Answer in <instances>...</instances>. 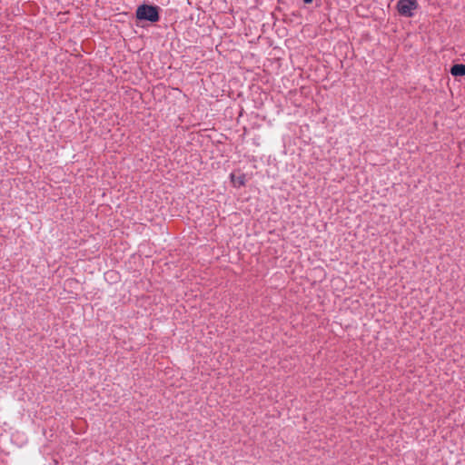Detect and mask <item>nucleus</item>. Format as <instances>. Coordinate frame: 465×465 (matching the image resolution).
<instances>
[{"label":"nucleus","instance_id":"nucleus-6","mask_svg":"<svg viewBox=\"0 0 465 465\" xmlns=\"http://www.w3.org/2000/svg\"><path fill=\"white\" fill-rule=\"evenodd\" d=\"M238 183H240L241 184H243V182L241 180H238Z\"/></svg>","mask_w":465,"mask_h":465},{"label":"nucleus","instance_id":"nucleus-2","mask_svg":"<svg viewBox=\"0 0 465 465\" xmlns=\"http://www.w3.org/2000/svg\"><path fill=\"white\" fill-rule=\"evenodd\" d=\"M417 7L416 0H400L397 5L398 12L406 17H411Z\"/></svg>","mask_w":465,"mask_h":465},{"label":"nucleus","instance_id":"nucleus-4","mask_svg":"<svg viewBox=\"0 0 465 465\" xmlns=\"http://www.w3.org/2000/svg\"><path fill=\"white\" fill-rule=\"evenodd\" d=\"M303 2L306 3V4H310V3L312 2V0H303Z\"/></svg>","mask_w":465,"mask_h":465},{"label":"nucleus","instance_id":"nucleus-5","mask_svg":"<svg viewBox=\"0 0 465 465\" xmlns=\"http://www.w3.org/2000/svg\"><path fill=\"white\" fill-rule=\"evenodd\" d=\"M238 183H240L241 184H243V182L241 180H238Z\"/></svg>","mask_w":465,"mask_h":465},{"label":"nucleus","instance_id":"nucleus-1","mask_svg":"<svg viewBox=\"0 0 465 465\" xmlns=\"http://www.w3.org/2000/svg\"><path fill=\"white\" fill-rule=\"evenodd\" d=\"M136 17L139 20L157 22L159 20L158 7L142 5L136 10Z\"/></svg>","mask_w":465,"mask_h":465},{"label":"nucleus","instance_id":"nucleus-3","mask_svg":"<svg viewBox=\"0 0 465 465\" xmlns=\"http://www.w3.org/2000/svg\"><path fill=\"white\" fill-rule=\"evenodd\" d=\"M450 73L453 76H463L465 75V65L462 64H454L450 68Z\"/></svg>","mask_w":465,"mask_h":465}]
</instances>
